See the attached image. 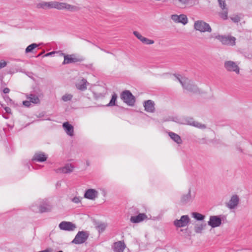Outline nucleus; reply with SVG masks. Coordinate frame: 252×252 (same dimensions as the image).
Instances as JSON below:
<instances>
[{"label":"nucleus","mask_w":252,"mask_h":252,"mask_svg":"<svg viewBox=\"0 0 252 252\" xmlns=\"http://www.w3.org/2000/svg\"><path fill=\"white\" fill-rule=\"evenodd\" d=\"M39 8L45 9L56 8L58 10L66 9L71 12H74L77 10V7L74 5H72L64 2H61L58 1H49L42 2L38 4Z\"/></svg>","instance_id":"obj_1"},{"label":"nucleus","mask_w":252,"mask_h":252,"mask_svg":"<svg viewBox=\"0 0 252 252\" xmlns=\"http://www.w3.org/2000/svg\"><path fill=\"white\" fill-rule=\"evenodd\" d=\"M175 77L184 89L193 93H199L197 87L194 83L186 77H183L178 74H174Z\"/></svg>","instance_id":"obj_2"},{"label":"nucleus","mask_w":252,"mask_h":252,"mask_svg":"<svg viewBox=\"0 0 252 252\" xmlns=\"http://www.w3.org/2000/svg\"><path fill=\"white\" fill-rule=\"evenodd\" d=\"M121 98L127 105L133 106L135 102V99L132 93L128 90L123 91L121 94Z\"/></svg>","instance_id":"obj_3"},{"label":"nucleus","mask_w":252,"mask_h":252,"mask_svg":"<svg viewBox=\"0 0 252 252\" xmlns=\"http://www.w3.org/2000/svg\"><path fill=\"white\" fill-rule=\"evenodd\" d=\"M194 28L196 31L201 32H212V29L209 24L202 20H198L194 22Z\"/></svg>","instance_id":"obj_4"},{"label":"nucleus","mask_w":252,"mask_h":252,"mask_svg":"<svg viewBox=\"0 0 252 252\" xmlns=\"http://www.w3.org/2000/svg\"><path fill=\"white\" fill-rule=\"evenodd\" d=\"M215 38L220 40L223 45L233 46L235 44L236 38L233 36L218 35Z\"/></svg>","instance_id":"obj_5"},{"label":"nucleus","mask_w":252,"mask_h":252,"mask_svg":"<svg viewBox=\"0 0 252 252\" xmlns=\"http://www.w3.org/2000/svg\"><path fill=\"white\" fill-rule=\"evenodd\" d=\"M224 67L229 72H234L237 74L240 73V68L236 62L232 61H226L224 63Z\"/></svg>","instance_id":"obj_6"},{"label":"nucleus","mask_w":252,"mask_h":252,"mask_svg":"<svg viewBox=\"0 0 252 252\" xmlns=\"http://www.w3.org/2000/svg\"><path fill=\"white\" fill-rule=\"evenodd\" d=\"M99 193L94 189H89L85 190L84 197L89 200H95L98 196Z\"/></svg>","instance_id":"obj_7"},{"label":"nucleus","mask_w":252,"mask_h":252,"mask_svg":"<svg viewBox=\"0 0 252 252\" xmlns=\"http://www.w3.org/2000/svg\"><path fill=\"white\" fill-rule=\"evenodd\" d=\"M47 158L48 156L44 152L38 151L33 155L32 158V162H43L45 161Z\"/></svg>","instance_id":"obj_8"},{"label":"nucleus","mask_w":252,"mask_h":252,"mask_svg":"<svg viewBox=\"0 0 252 252\" xmlns=\"http://www.w3.org/2000/svg\"><path fill=\"white\" fill-rule=\"evenodd\" d=\"M59 227L61 230L72 231L76 228L75 224L70 221H63L59 225Z\"/></svg>","instance_id":"obj_9"},{"label":"nucleus","mask_w":252,"mask_h":252,"mask_svg":"<svg viewBox=\"0 0 252 252\" xmlns=\"http://www.w3.org/2000/svg\"><path fill=\"white\" fill-rule=\"evenodd\" d=\"M189 221V218L188 215L182 216L180 219H176L174 221V225L177 227H183L188 225Z\"/></svg>","instance_id":"obj_10"},{"label":"nucleus","mask_w":252,"mask_h":252,"mask_svg":"<svg viewBox=\"0 0 252 252\" xmlns=\"http://www.w3.org/2000/svg\"><path fill=\"white\" fill-rule=\"evenodd\" d=\"M32 210L35 212L44 213L49 211L50 210V206L47 201H45L41 204H39L37 208L36 206L32 205Z\"/></svg>","instance_id":"obj_11"},{"label":"nucleus","mask_w":252,"mask_h":252,"mask_svg":"<svg viewBox=\"0 0 252 252\" xmlns=\"http://www.w3.org/2000/svg\"><path fill=\"white\" fill-rule=\"evenodd\" d=\"M222 220L220 216H211L208 224L212 228L220 226L221 224Z\"/></svg>","instance_id":"obj_12"},{"label":"nucleus","mask_w":252,"mask_h":252,"mask_svg":"<svg viewBox=\"0 0 252 252\" xmlns=\"http://www.w3.org/2000/svg\"><path fill=\"white\" fill-rule=\"evenodd\" d=\"M126 246L124 241H119L114 243L112 249L114 252H124Z\"/></svg>","instance_id":"obj_13"},{"label":"nucleus","mask_w":252,"mask_h":252,"mask_svg":"<svg viewBox=\"0 0 252 252\" xmlns=\"http://www.w3.org/2000/svg\"><path fill=\"white\" fill-rule=\"evenodd\" d=\"M171 18L175 23H180L183 24L184 25L187 24L188 22L187 16L184 14H181L180 15L176 14L172 15Z\"/></svg>","instance_id":"obj_14"},{"label":"nucleus","mask_w":252,"mask_h":252,"mask_svg":"<svg viewBox=\"0 0 252 252\" xmlns=\"http://www.w3.org/2000/svg\"><path fill=\"white\" fill-rule=\"evenodd\" d=\"M239 202V198L237 195H233L230 200L228 203H226V206L230 209H233L235 208Z\"/></svg>","instance_id":"obj_15"},{"label":"nucleus","mask_w":252,"mask_h":252,"mask_svg":"<svg viewBox=\"0 0 252 252\" xmlns=\"http://www.w3.org/2000/svg\"><path fill=\"white\" fill-rule=\"evenodd\" d=\"M74 167L71 164H67L63 167L59 168L55 170L57 173H70L73 171Z\"/></svg>","instance_id":"obj_16"},{"label":"nucleus","mask_w":252,"mask_h":252,"mask_svg":"<svg viewBox=\"0 0 252 252\" xmlns=\"http://www.w3.org/2000/svg\"><path fill=\"white\" fill-rule=\"evenodd\" d=\"M147 218V215L144 213H139L135 216H131L130 220L134 223H139Z\"/></svg>","instance_id":"obj_17"},{"label":"nucleus","mask_w":252,"mask_h":252,"mask_svg":"<svg viewBox=\"0 0 252 252\" xmlns=\"http://www.w3.org/2000/svg\"><path fill=\"white\" fill-rule=\"evenodd\" d=\"M145 110L149 113H153L155 110V103L153 100H148L144 102Z\"/></svg>","instance_id":"obj_18"},{"label":"nucleus","mask_w":252,"mask_h":252,"mask_svg":"<svg viewBox=\"0 0 252 252\" xmlns=\"http://www.w3.org/2000/svg\"><path fill=\"white\" fill-rule=\"evenodd\" d=\"M194 197V195H191L190 190L189 189L188 192L186 194H183L181 197V202L183 204H187L191 202Z\"/></svg>","instance_id":"obj_19"},{"label":"nucleus","mask_w":252,"mask_h":252,"mask_svg":"<svg viewBox=\"0 0 252 252\" xmlns=\"http://www.w3.org/2000/svg\"><path fill=\"white\" fill-rule=\"evenodd\" d=\"M63 127L66 133L70 136H72L74 134V129L73 126L68 122H64L63 123Z\"/></svg>","instance_id":"obj_20"},{"label":"nucleus","mask_w":252,"mask_h":252,"mask_svg":"<svg viewBox=\"0 0 252 252\" xmlns=\"http://www.w3.org/2000/svg\"><path fill=\"white\" fill-rule=\"evenodd\" d=\"M63 55H64V61L63 63V64L73 63L78 61L77 59L73 57V55H65L63 54Z\"/></svg>","instance_id":"obj_21"},{"label":"nucleus","mask_w":252,"mask_h":252,"mask_svg":"<svg viewBox=\"0 0 252 252\" xmlns=\"http://www.w3.org/2000/svg\"><path fill=\"white\" fill-rule=\"evenodd\" d=\"M168 135L171 139L177 144H180L182 143V139L178 134L173 132H169Z\"/></svg>","instance_id":"obj_22"},{"label":"nucleus","mask_w":252,"mask_h":252,"mask_svg":"<svg viewBox=\"0 0 252 252\" xmlns=\"http://www.w3.org/2000/svg\"><path fill=\"white\" fill-rule=\"evenodd\" d=\"M83 70L88 73L90 71L94 70V68L92 64H85L80 63V72Z\"/></svg>","instance_id":"obj_23"},{"label":"nucleus","mask_w":252,"mask_h":252,"mask_svg":"<svg viewBox=\"0 0 252 252\" xmlns=\"http://www.w3.org/2000/svg\"><path fill=\"white\" fill-rule=\"evenodd\" d=\"M189 120L187 122L188 125L193 126L200 128H205L206 126L204 125L201 124L197 122H194L191 118H189Z\"/></svg>","instance_id":"obj_24"},{"label":"nucleus","mask_w":252,"mask_h":252,"mask_svg":"<svg viewBox=\"0 0 252 252\" xmlns=\"http://www.w3.org/2000/svg\"><path fill=\"white\" fill-rule=\"evenodd\" d=\"M89 233L87 231H80V244L85 243L89 237Z\"/></svg>","instance_id":"obj_25"},{"label":"nucleus","mask_w":252,"mask_h":252,"mask_svg":"<svg viewBox=\"0 0 252 252\" xmlns=\"http://www.w3.org/2000/svg\"><path fill=\"white\" fill-rule=\"evenodd\" d=\"M90 85V84L87 81L86 79L82 78L80 81V91H85L87 89V87Z\"/></svg>","instance_id":"obj_26"},{"label":"nucleus","mask_w":252,"mask_h":252,"mask_svg":"<svg viewBox=\"0 0 252 252\" xmlns=\"http://www.w3.org/2000/svg\"><path fill=\"white\" fill-rule=\"evenodd\" d=\"M117 97H118L117 94L115 93H113L112 95L111 99L110 102L108 104H107L106 105H105V106L112 107V106L117 105L116 102H117Z\"/></svg>","instance_id":"obj_27"},{"label":"nucleus","mask_w":252,"mask_h":252,"mask_svg":"<svg viewBox=\"0 0 252 252\" xmlns=\"http://www.w3.org/2000/svg\"><path fill=\"white\" fill-rule=\"evenodd\" d=\"M39 44L36 43H32L29 45L25 49V53L28 54L29 53H34V50L38 47Z\"/></svg>","instance_id":"obj_28"},{"label":"nucleus","mask_w":252,"mask_h":252,"mask_svg":"<svg viewBox=\"0 0 252 252\" xmlns=\"http://www.w3.org/2000/svg\"><path fill=\"white\" fill-rule=\"evenodd\" d=\"M27 98L29 99L32 103L34 104H37L40 102L38 97L34 94H30L29 96L27 97Z\"/></svg>","instance_id":"obj_29"},{"label":"nucleus","mask_w":252,"mask_h":252,"mask_svg":"<svg viewBox=\"0 0 252 252\" xmlns=\"http://www.w3.org/2000/svg\"><path fill=\"white\" fill-rule=\"evenodd\" d=\"M206 226V224L205 223L195 225L194 226L195 232L197 233H201L202 231L204 229Z\"/></svg>","instance_id":"obj_30"},{"label":"nucleus","mask_w":252,"mask_h":252,"mask_svg":"<svg viewBox=\"0 0 252 252\" xmlns=\"http://www.w3.org/2000/svg\"><path fill=\"white\" fill-rule=\"evenodd\" d=\"M192 217L197 220L201 221L205 218V216L197 212H194L192 214Z\"/></svg>","instance_id":"obj_31"},{"label":"nucleus","mask_w":252,"mask_h":252,"mask_svg":"<svg viewBox=\"0 0 252 252\" xmlns=\"http://www.w3.org/2000/svg\"><path fill=\"white\" fill-rule=\"evenodd\" d=\"M99 232H102L106 228V225L104 223H99L96 226Z\"/></svg>","instance_id":"obj_32"},{"label":"nucleus","mask_w":252,"mask_h":252,"mask_svg":"<svg viewBox=\"0 0 252 252\" xmlns=\"http://www.w3.org/2000/svg\"><path fill=\"white\" fill-rule=\"evenodd\" d=\"M228 11L227 8L223 10V11L220 13V17L223 20H226L228 18Z\"/></svg>","instance_id":"obj_33"},{"label":"nucleus","mask_w":252,"mask_h":252,"mask_svg":"<svg viewBox=\"0 0 252 252\" xmlns=\"http://www.w3.org/2000/svg\"><path fill=\"white\" fill-rule=\"evenodd\" d=\"M141 42L146 45L152 44L154 43V41L153 40L149 39L147 38L144 37L141 40Z\"/></svg>","instance_id":"obj_34"},{"label":"nucleus","mask_w":252,"mask_h":252,"mask_svg":"<svg viewBox=\"0 0 252 252\" xmlns=\"http://www.w3.org/2000/svg\"><path fill=\"white\" fill-rule=\"evenodd\" d=\"M72 97H73L72 95H71L70 94H65L62 96V99L63 101L66 102L69 100H70L72 99Z\"/></svg>","instance_id":"obj_35"},{"label":"nucleus","mask_w":252,"mask_h":252,"mask_svg":"<svg viewBox=\"0 0 252 252\" xmlns=\"http://www.w3.org/2000/svg\"><path fill=\"white\" fill-rule=\"evenodd\" d=\"M219 5L221 7V8L222 10H224L225 9L226 7V4H225V0H218Z\"/></svg>","instance_id":"obj_36"},{"label":"nucleus","mask_w":252,"mask_h":252,"mask_svg":"<svg viewBox=\"0 0 252 252\" xmlns=\"http://www.w3.org/2000/svg\"><path fill=\"white\" fill-rule=\"evenodd\" d=\"M88 166H89V162L88 160L86 161V163H80V168H81L82 170H85Z\"/></svg>","instance_id":"obj_37"},{"label":"nucleus","mask_w":252,"mask_h":252,"mask_svg":"<svg viewBox=\"0 0 252 252\" xmlns=\"http://www.w3.org/2000/svg\"><path fill=\"white\" fill-rule=\"evenodd\" d=\"M231 19L234 23H238L240 21L241 18L238 15H235L233 17H231Z\"/></svg>","instance_id":"obj_38"},{"label":"nucleus","mask_w":252,"mask_h":252,"mask_svg":"<svg viewBox=\"0 0 252 252\" xmlns=\"http://www.w3.org/2000/svg\"><path fill=\"white\" fill-rule=\"evenodd\" d=\"M79 232L76 234L75 238L72 240V243L76 244H79Z\"/></svg>","instance_id":"obj_39"},{"label":"nucleus","mask_w":252,"mask_h":252,"mask_svg":"<svg viewBox=\"0 0 252 252\" xmlns=\"http://www.w3.org/2000/svg\"><path fill=\"white\" fill-rule=\"evenodd\" d=\"M79 232L76 234L75 238L72 240V243L76 244H79Z\"/></svg>","instance_id":"obj_40"},{"label":"nucleus","mask_w":252,"mask_h":252,"mask_svg":"<svg viewBox=\"0 0 252 252\" xmlns=\"http://www.w3.org/2000/svg\"><path fill=\"white\" fill-rule=\"evenodd\" d=\"M134 35L141 41L142 40V39L144 37L143 36H142L138 32L134 31L133 32Z\"/></svg>","instance_id":"obj_41"},{"label":"nucleus","mask_w":252,"mask_h":252,"mask_svg":"<svg viewBox=\"0 0 252 252\" xmlns=\"http://www.w3.org/2000/svg\"><path fill=\"white\" fill-rule=\"evenodd\" d=\"M7 65V62L4 60H1L0 61V69L5 67Z\"/></svg>","instance_id":"obj_42"},{"label":"nucleus","mask_w":252,"mask_h":252,"mask_svg":"<svg viewBox=\"0 0 252 252\" xmlns=\"http://www.w3.org/2000/svg\"><path fill=\"white\" fill-rule=\"evenodd\" d=\"M31 103L32 102H31V101L30 100H29V101L25 100V101H23V105L26 107H29L31 105Z\"/></svg>","instance_id":"obj_43"},{"label":"nucleus","mask_w":252,"mask_h":252,"mask_svg":"<svg viewBox=\"0 0 252 252\" xmlns=\"http://www.w3.org/2000/svg\"><path fill=\"white\" fill-rule=\"evenodd\" d=\"M4 110L6 112V113L8 114H11V108L9 107H4Z\"/></svg>","instance_id":"obj_44"},{"label":"nucleus","mask_w":252,"mask_h":252,"mask_svg":"<svg viewBox=\"0 0 252 252\" xmlns=\"http://www.w3.org/2000/svg\"><path fill=\"white\" fill-rule=\"evenodd\" d=\"M71 200H72V201L74 203H77L79 202V197H74Z\"/></svg>","instance_id":"obj_45"},{"label":"nucleus","mask_w":252,"mask_h":252,"mask_svg":"<svg viewBox=\"0 0 252 252\" xmlns=\"http://www.w3.org/2000/svg\"><path fill=\"white\" fill-rule=\"evenodd\" d=\"M9 92H10V89L8 88H5L3 90V93L5 94H8L9 93Z\"/></svg>","instance_id":"obj_46"},{"label":"nucleus","mask_w":252,"mask_h":252,"mask_svg":"<svg viewBox=\"0 0 252 252\" xmlns=\"http://www.w3.org/2000/svg\"><path fill=\"white\" fill-rule=\"evenodd\" d=\"M55 53V52L54 51H52V52H49V53H47V54H46L44 56L45 57H49V56H52L53 54H54Z\"/></svg>","instance_id":"obj_47"},{"label":"nucleus","mask_w":252,"mask_h":252,"mask_svg":"<svg viewBox=\"0 0 252 252\" xmlns=\"http://www.w3.org/2000/svg\"><path fill=\"white\" fill-rule=\"evenodd\" d=\"M43 251V252H53V250L52 248H47Z\"/></svg>","instance_id":"obj_48"},{"label":"nucleus","mask_w":252,"mask_h":252,"mask_svg":"<svg viewBox=\"0 0 252 252\" xmlns=\"http://www.w3.org/2000/svg\"><path fill=\"white\" fill-rule=\"evenodd\" d=\"M95 95H96V97L98 98V97H103L104 96V95L101 93H99L98 94H95Z\"/></svg>","instance_id":"obj_49"},{"label":"nucleus","mask_w":252,"mask_h":252,"mask_svg":"<svg viewBox=\"0 0 252 252\" xmlns=\"http://www.w3.org/2000/svg\"><path fill=\"white\" fill-rule=\"evenodd\" d=\"M2 116H3V117L4 119H9V116H7V115H5V114H3V115H2Z\"/></svg>","instance_id":"obj_50"},{"label":"nucleus","mask_w":252,"mask_h":252,"mask_svg":"<svg viewBox=\"0 0 252 252\" xmlns=\"http://www.w3.org/2000/svg\"><path fill=\"white\" fill-rule=\"evenodd\" d=\"M132 209V210L134 211V212H139L137 208H133Z\"/></svg>","instance_id":"obj_51"},{"label":"nucleus","mask_w":252,"mask_h":252,"mask_svg":"<svg viewBox=\"0 0 252 252\" xmlns=\"http://www.w3.org/2000/svg\"><path fill=\"white\" fill-rule=\"evenodd\" d=\"M44 53V51L43 52H41V53L39 54L37 56V57H40V56H41L43 53Z\"/></svg>","instance_id":"obj_52"},{"label":"nucleus","mask_w":252,"mask_h":252,"mask_svg":"<svg viewBox=\"0 0 252 252\" xmlns=\"http://www.w3.org/2000/svg\"><path fill=\"white\" fill-rule=\"evenodd\" d=\"M61 185V183L60 182H58L57 183V186H60Z\"/></svg>","instance_id":"obj_53"},{"label":"nucleus","mask_w":252,"mask_h":252,"mask_svg":"<svg viewBox=\"0 0 252 252\" xmlns=\"http://www.w3.org/2000/svg\"><path fill=\"white\" fill-rule=\"evenodd\" d=\"M76 88L79 89V85L76 84Z\"/></svg>","instance_id":"obj_54"},{"label":"nucleus","mask_w":252,"mask_h":252,"mask_svg":"<svg viewBox=\"0 0 252 252\" xmlns=\"http://www.w3.org/2000/svg\"><path fill=\"white\" fill-rule=\"evenodd\" d=\"M79 61H80V62H81L82 61H83V59H81V58H80Z\"/></svg>","instance_id":"obj_55"},{"label":"nucleus","mask_w":252,"mask_h":252,"mask_svg":"<svg viewBox=\"0 0 252 252\" xmlns=\"http://www.w3.org/2000/svg\"><path fill=\"white\" fill-rule=\"evenodd\" d=\"M38 167H39V168H41V167H42V166H41V165H39V166H38Z\"/></svg>","instance_id":"obj_56"},{"label":"nucleus","mask_w":252,"mask_h":252,"mask_svg":"<svg viewBox=\"0 0 252 252\" xmlns=\"http://www.w3.org/2000/svg\"><path fill=\"white\" fill-rule=\"evenodd\" d=\"M33 169H38V168H35V167H33Z\"/></svg>","instance_id":"obj_57"},{"label":"nucleus","mask_w":252,"mask_h":252,"mask_svg":"<svg viewBox=\"0 0 252 252\" xmlns=\"http://www.w3.org/2000/svg\"><path fill=\"white\" fill-rule=\"evenodd\" d=\"M57 252H63L62 251H58Z\"/></svg>","instance_id":"obj_58"},{"label":"nucleus","mask_w":252,"mask_h":252,"mask_svg":"<svg viewBox=\"0 0 252 252\" xmlns=\"http://www.w3.org/2000/svg\"><path fill=\"white\" fill-rule=\"evenodd\" d=\"M13 126H11V128H13Z\"/></svg>","instance_id":"obj_59"},{"label":"nucleus","mask_w":252,"mask_h":252,"mask_svg":"<svg viewBox=\"0 0 252 252\" xmlns=\"http://www.w3.org/2000/svg\"><path fill=\"white\" fill-rule=\"evenodd\" d=\"M180 0L181 1H183V0Z\"/></svg>","instance_id":"obj_60"}]
</instances>
